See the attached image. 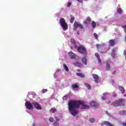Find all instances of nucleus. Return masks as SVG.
Here are the masks:
<instances>
[{"mask_svg": "<svg viewBox=\"0 0 126 126\" xmlns=\"http://www.w3.org/2000/svg\"><path fill=\"white\" fill-rule=\"evenodd\" d=\"M68 110L72 116H75L77 114V109L81 107V109H89V105L85 104L82 101H70L68 103Z\"/></svg>", "mask_w": 126, "mask_h": 126, "instance_id": "nucleus-1", "label": "nucleus"}, {"mask_svg": "<svg viewBox=\"0 0 126 126\" xmlns=\"http://www.w3.org/2000/svg\"><path fill=\"white\" fill-rule=\"evenodd\" d=\"M96 47L97 48L98 51H100L101 49H104V51H100L101 54H105L107 53V51L110 50V46H107L105 43H102L101 44H96Z\"/></svg>", "mask_w": 126, "mask_h": 126, "instance_id": "nucleus-2", "label": "nucleus"}, {"mask_svg": "<svg viewBox=\"0 0 126 126\" xmlns=\"http://www.w3.org/2000/svg\"><path fill=\"white\" fill-rule=\"evenodd\" d=\"M59 23L64 31H66L68 29L67 23L65 22V20L63 18L60 19Z\"/></svg>", "mask_w": 126, "mask_h": 126, "instance_id": "nucleus-3", "label": "nucleus"}, {"mask_svg": "<svg viewBox=\"0 0 126 126\" xmlns=\"http://www.w3.org/2000/svg\"><path fill=\"white\" fill-rule=\"evenodd\" d=\"M126 103V99H121L117 100L112 103V105L115 107H119V106H125Z\"/></svg>", "mask_w": 126, "mask_h": 126, "instance_id": "nucleus-4", "label": "nucleus"}, {"mask_svg": "<svg viewBox=\"0 0 126 126\" xmlns=\"http://www.w3.org/2000/svg\"><path fill=\"white\" fill-rule=\"evenodd\" d=\"M79 53L82 54V55H87V51L86 49L83 46H79L77 48Z\"/></svg>", "mask_w": 126, "mask_h": 126, "instance_id": "nucleus-5", "label": "nucleus"}, {"mask_svg": "<svg viewBox=\"0 0 126 126\" xmlns=\"http://www.w3.org/2000/svg\"><path fill=\"white\" fill-rule=\"evenodd\" d=\"M77 28H79V29L81 30V29H83V26H82V25H81V24H80V23L75 22L74 23L73 30H74V31H75L77 30Z\"/></svg>", "mask_w": 126, "mask_h": 126, "instance_id": "nucleus-6", "label": "nucleus"}, {"mask_svg": "<svg viewBox=\"0 0 126 126\" xmlns=\"http://www.w3.org/2000/svg\"><path fill=\"white\" fill-rule=\"evenodd\" d=\"M25 106L27 109L28 110H33L34 109V106H33V104L31 103L30 101L25 100Z\"/></svg>", "mask_w": 126, "mask_h": 126, "instance_id": "nucleus-7", "label": "nucleus"}, {"mask_svg": "<svg viewBox=\"0 0 126 126\" xmlns=\"http://www.w3.org/2000/svg\"><path fill=\"white\" fill-rule=\"evenodd\" d=\"M32 104L34 107L35 108V109H36L37 110H42V107H41V105H40V104H39L38 102L36 101H33L32 102Z\"/></svg>", "mask_w": 126, "mask_h": 126, "instance_id": "nucleus-8", "label": "nucleus"}, {"mask_svg": "<svg viewBox=\"0 0 126 126\" xmlns=\"http://www.w3.org/2000/svg\"><path fill=\"white\" fill-rule=\"evenodd\" d=\"M118 89L121 92L122 94H124V96L126 97V94H126V90H125V88H124V87L119 86L118 87Z\"/></svg>", "mask_w": 126, "mask_h": 126, "instance_id": "nucleus-9", "label": "nucleus"}, {"mask_svg": "<svg viewBox=\"0 0 126 126\" xmlns=\"http://www.w3.org/2000/svg\"><path fill=\"white\" fill-rule=\"evenodd\" d=\"M93 77L94 79V82H95V83H99V76L96 74H93Z\"/></svg>", "mask_w": 126, "mask_h": 126, "instance_id": "nucleus-10", "label": "nucleus"}, {"mask_svg": "<svg viewBox=\"0 0 126 126\" xmlns=\"http://www.w3.org/2000/svg\"><path fill=\"white\" fill-rule=\"evenodd\" d=\"M101 126H114V125H112L108 121H104L101 123Z\"/></svg>", "mask_w": 126, "mask_h": 126, "instance_id": "nucleus-11", "label": "nucleus"}, {"mask_svg": "<svg viewBox=\"0 0 126 126\" xmlns=\"http://www.w3.org/2000/svg\"><path fill=\"white\" fill-rule=\"evenodd\" d=\"M90 105H91V107H98V105L96 101H92L90 103Z\"/></svg>", "mask_w": 126, "mask_h": 126, "instance_id": "nucleus-12", "label": "nucleus"}, {"mask_svg": "<svg viewBox=\"0 0 126 126\" xmlns=\"http://www.w3.org/2000/svg\"><path fill=\"white\" fill-rule=\"evenodd\" d=\"M68 56L70 59H75V57H76V55H75L72 52H70L68 53Z\"/></svg>", "mask_w": 126, "mask_h": 126, "instance_id": "nucleus-13", "label": "nucleus"}, {"mask_svg": "<svg viewBox=\"0 0 126 126\" xmlns=\"http://www.w3.org/2000/svg\"><path fill=\"white\" fill-rule=\"evenodd\" d=\"M90 21H91V18H90L89 17H88L86 19V20L84 21V23L86 25H87L90 23Z\"/></svg>", "mask_w": 126, "mask_h": 126, "instance_id": "nucleus-14", "label": "nucleus"}, {"mask_svg": "<svg viewBox=\"0 0 126 126\" xmlns=\"http://www.w3.org/2000/svg\"><path fill=\"white\" fill-rule=\"evenodd\" d=\"M55 119L56 121L54 122V126H60L59 124V121H60V118L55 116Z\"/></svg>", "mask_w": 126, "mask_h": 126, "instance_id": "nucleus-15", "label": "nucleus"}, {"mask_svg": "<svg viewBox=\"0 0 126 126\" xmlns=\"http://www.w3.org/2000/svg\"><path fill=\"white\" fill-rule=\"evenodd\" d=\"M109 43V46H111L112 47H113V46H115L116 40L115 39L110 40Z\"/></svg>", "mask_w": 126, "mask_h": 126, "instance_id": "nucleus-16", "label": "nucleus"}, {"mask_svg": "<svg viewBox=\"0 0 126 126\" xmlns=\"http://www.w3.org/2000/svg\"><path fill=\"white\" fill-rule=\"evenodd\" d=\"M109 96V94L105 93L103 94V96H102L101 98L102 100H103V101H104V100H106V98H107V97H108Z\"/></svg>", "mask_w": 126, "mask_h": 126, "instance_id": "nucleus-17", "label": "nucleus"}, {"mask_svg": "<svg viewBox=\"0 0 126 126\" xmlns=\"http://www.w3.org/2000/svg\"><path fill=\"white\" fill-rule=\"evenodd\" d=\"M59 73H61V69H60L56 70V72L54 74L55 78H57V75H58Z\"/></svg>", "mask_w": 126, "mask_h": 126, "instance_id": "nucleus-18", "label": "nucleus"}, {"mask_svg": "<svg viewBox=\"0 0 126 126\" xmlns=\"http://www.w3.org/2000/svg\"><path fill=\"white\" fill-rule=\"evenodd\" d=\"M116 52H117V49H113L112 52L111 53V56L112 57L115 58V57H116Z\"/></svg>", "mask_w": 126, "mask_h": 126, "instance_id": "nucleus-19", "label": "nucleus"}, {"mask_svg": "<svg viewBox=\"0 0 126 126\" xmlns=\"http://www.w3.org/2000/svg\"><path fill=\"white\" fill-rule=\"evenodd\" d=\"M119 114L121 116H126V111L121 110L119 112Z\"/></svg>", "mask_w": 126, "mask_h": 126, "instance_id": "nucleus-20", "label": "nucleus"}, {"mask_svg": "<svg viewBox=\"0 0 126 126\" xmlns=\"http://www.w3.org/2000/svg\"><path fill=\"white\" fill-rule=\"evenodd\" d=\"M95 56L97 58L99 63H101V59H100V56H99V54L96 53L95 54Z\"/></svg>", "mask_w": 126, "mask_h": 126, "instance_id": "nucleus-21", "label": "nucleus"}, {"mask_svg": "<svg viewBox=\"0 0 126 126\" xmlns=\"http://www.w3.org/2000/svg\"><path fill=\"white\" fill-rule=\"evenodd\" d=\"M82 62L84 63V64H85V65L87 64V60L86 59V57L83 58L82 59Z\"/></svg>", "mask_w": 126, "mask_h": 126, "instance_id": "nucleus-22", "label": "nucleus"}, {"mask_svg": "<svg viewBox=\"0 0 126 126\" xmlns=\"http://www.w3.org/2000/svg\"><path fill=\"white\" fill-rule=\"evenodd\" d=\"M85 86H86L87 88H88V90H91V86L88 84L87 83H84Z\"/></svg>", "mask_w": 126, "mask_h": 126, "instance_id": "nucleus-23", "label": "nucleus"}, {"mask_svg": "<svg viewBox=\"0 0 126 126\" xmlns=\"http://www.w3.org/2000/svg\"><path fill=\"white\" fill-rule=\"evenodd\" d=\"M96 25L98 26H99V24H98V23H96L94 21H93L92 24V27H93L94 28H95L96 27Z\"/></svg>", "mask_w": 126, "mask_h": 126, "instance_id": "nucleus-24", "label": "nucleus"}, {"mask_svg": "<svg viewBox=\"0 0 126 126\" xmlns=\"http://www.w3.org/2000/svg\"><path fill=\"white\" fill-rule=\"evenodd\" d=\"M74 65H75L76 66H78L79 67H81V66H82V64L78 62H77V63H74Z\"/></svg>", "mask_w": 126, "mask_h": 126, "instance_id": "nucleus-25", "label": "nucleus"}, {"mask_svg": "<svg viewBox=\"0 0 126 126\" xmlns=\"http://www.w3.org/2000/svg\"><path fill=\"white\" fill-rule=\"evenodd\" d=\"M106 70H110V62L106 63Z\"/></svg>", "mask_w": 126, "mask_h": 126, "instance_id": "nucleus-26", "label": "nucleus"}, {"mask_svg": "<svg viewBox=\"0 0 126 126\" xmlns=\"http://www.w3.org/2000/svg\"><path fill=\"white\" fill-rule=\"evenodd\" d=\"M61 83V82L59 80H57L55 83V85L58 87V86H60V84Z\"/></svg>", "mask_w": 126, "mask_h": 126, "instance_id": "nucleus-27", "label": "nucleus"}, {"mask_svg": "<svg viewBox=\"0 0 126 126\" xmlns=\"http://www.w3.org/2000/svg\"><path fill=\"white\" fill-rule=\"evenodd\" d=\"M63 67L66 71H68V67L65 64H63Z\"/></svg>", "mask_w": 126, "mask_h": 126, "instance_id": "nucleus-28", "label": "nucleus"}, {"mask_svg": "<svg viewBox=\"0 0 126 126\" xmlns=\"http://www.w3.org/2000/svg\"><path fill=\"white\" fill-rule=\"evenodd\" d=\"M75 18L74 17L71 16V19L70 20V23H73V21H74Z\"/></svg>", "mask_w": 126, "mask_h": 126, "instance_id": "nucleus-29", "label": "nucleus"}, {"mask_svg": "<svg viewBox=\"0 0 126 126\" xmlns=\"http://www.w3.org/2000/svg\"><path fill=\"white\" fill-rule=\"evenodd\" d=\"M117 12L118 13H122V12H123V10L121 8H118L117 9Z\"/></svg>", "mask_w": 126, "mask_h": 126, "instance_id": "nucleus-30", "label": "nucleus"}, {"mask_svg": "<svg viewBox=\"0 0 126 126\" xmlns=\"http://www.w3.org/2000/svg\"><path fill=\"white\" fill-rule=\"evenodd\" d=\"M77 75H78V76H80V77H84V75L81 73H77Z\"/></svg>", "mask_w": 126, "mask_h": 126, "instance_id": "nucleus-31", "label": "nucleus"}, {"mask_svg": "<svg viewBox=\"0 0 126 126\" xmlns=\"http://www.w3.org/2000/svg\"><path fill=\"white\" fill-rule=\"evenodd\" d=\"M50 111L51 113H55V112L57 111V109L56 108H52Z\"/></svg>", "mask_w": 126, "mask_h": 126, "instance_id": "nucleus-32", "label": "nucleus"}, {"mask_svg": "<svg viewBox=\"0 0 126 126\" xmlns=\"http://www.w3.org/2000/svg\"><path fill=\"white\" fill-rule=\"evenodd\" d=\"M90 123H93L95 122V119L94 118H91L89 120Z\"/></svg>", "mask_w": 126, "mask_h": 126, "instance_id": "nucleus-33", "label": "nucleus"}, {"mask_svg": "<svg viewBox=\"0 0 126 126\" xmlns=\"http://www.w3.org/2000/svg\"><path fill=\"white\" fill-rule=\"evenodd\" d=\"M72 87L73 89H75V88H77V87H78V86H77V85L75 84V85H73L72 86Z\"/></svg>", "mask_w": 126, "mask_h": 126, "instance_id": "nucleus-34", "label": "nucleus"}, {"mask_svg": "<svg viewBox=\"0 0 126 126\" xmlns=\"http://www.w3.org/2000/svg\"><path fill=\"white\" fill-rule=\"evenodd\" d=\"M71 43H72V44H73L74 45L76 43L75 40H74V39H71Z\"/></svg>", "mask_w": 126, "mask_h": 126, "instance_id": "nucleus-35", "label": "nucleus"}, {"mask_svg": "<svg viewBox=\"0 0 126 126\" xmlns=\"http://www.w3.org/2000/svg\"><path fill=\"white\" fill-rule=\"evenodd\" d=\"M122 28L124 29V32L126 33V25L122 26Z\"/></svg>", "mask_w": 126, "mask_h": 126, "instance_id": "nucleus-36", "label": "nucleus"}, {"mask_svg": "<svg viewBox=\"0 0 126 126\" xmlns=\"http://www.w3.org/2000/svg\"><path fill=\"white\" fill-rule=\"evenodd\" d=\"M94 36L95 38V39H98V34H97V33H94Z\"/></svg>", "mask_w": 126, "mask_h": 126, "instance_id": "nucleus-37", "label": "nucleus"}, {"mask_svg": "<svg viewBox=\"0 0 126 126\" xmlns=\"http://www.w3.org/2000/svg\"><path fill=\"white\" fill-rule=\"evenodd\" d=\"M54 118L51 117L50 118H49V121L50 122V123H53V122H54Z\"/></svg>", "mask_w": 126, "mask_h": 126, "instance_id": "nucleus-38", "label": "nucleus"}, {"mask_svg": "<svg viewBox=\"0 0 126 126\" xmlns=\"http://www.w3.org/2000/svg\"><path fill=\"white\" fill-rule=\"evenodd\" d=\"M48 91V90H47V89H43L42 90V93H46V92H47Z\"/></svg>", "mask_w": 126, "mask_h": 126, "instance_id": "nucleus-39", "label": "nucleus"}, {"mask_svg": "<svg viewBox=\"0 0 126 126\" xmlns=\"http://www.w3.org/2000/svg\"><path fill=\"white\" fill-rule=\"evenodd\" d=\"M71 5V2H69L68 3H67V7H69V6H70Z\"/></svg>", "mask_w": 126, "mask_h": 126, "instance_id": "nucleus-40", "label": "nucleus"}, {"mask_svg": "<svg viewBox=\"0 0 126 126\" xmlns=\"http://www.w3.org/2000/svg\"><path fill=\"white\" fill-rule=\"evenodd\" d=\"M63 100H66V99H67V95L64 96L63 97Z\"/></svg>", "mask_w": 126, "mask_h": 126, "instance_id": "nucleus-41", "label": "nucleus"}, {"mask_svg": "<svg viewBox=\"0 0 126 126\" xmlns=\"http://www.w3.org/2000/svg\"><path fill=\"white\" fill-rule=\"evenodd\" d=\"M78 2H80V3H82V1H83V0H77Z\"/></svg>", "mask_w": 126, "mask_h": 126, "instance_id": "nucleus-42", "label": "nucleus"}, {"mask_svg": "<svg viewBox=\"0 0 126 126\" xmlns=\"http://www.w3.org/2000/svg\"><path fill=\"white\" fill-rule=\"evenodd\" d=\"M124 56H125V59H126V50H125L124 51Z\"/></svg>", "mask_w": 126, "mask_h": 126, "instance_id": "nucleus-43", "label": "nucleus"}, {"mask_svg": "<svg viewBox=\"0 0 126 126\" xmlns=\"http://www.w3.org/2000/svg\"><path fill=\"white\" fill-rule=\"evenodd\" d=\"M107 115L109 117H111V118H113V115H111L110 114L107 113Z\"/></svg>", "mask_w": 126, "mask_h": 126, "instance_id": "nucleus-44", "label": "nucleus"}, {"mask_svg": "<svg viewBox=\"0 0 126 126\" xmlns=\"http://www.w3.org/2000/svg\"><path fill=\"white\" fill-rule=\"evenodd\" d=\"M113 96V97H117V94L114 93Z\"/></svg>", "mask_w": 126, "mask_h": 126, "instance_id": "nucleus-45", "label": "nucleus"}, {"mask_svg": "<svg viewBox=\"0 0 126 126\" xmlns=\"http://www.w3.org/2000/svg\"><path fill=\"white\" fill-rule=\"evenodd\" d=\"M30 95V93H28L27 96V98H29V95Z\"/></svg>", "mask_w": 126, "mask_h": 126, "instance_id": "nucleus-46", "label": "nucleus"}, {"mask_svg": "<svg viewBox=\"0 0 126 126\" xmlns=\"http://www.w3.org/2000/svg\"><path fill=\"white\" fill-rule=\"evenodd\" d=\"M115 32H118V31H119V30H118V29H115Z\"/></svg>", "mask_w": 126, "mask_h": 126, "instance_id": "nucleus-47", "label": "nucleus"}, {"mask_svg": "<svg viewBox=\"0 0 126 126\" xmlns=\"http://www.w3.org/2000/svg\"><path fill=\"white\" fill-rule=\"evenodd\" d=\"M110 82H111L112 83H114V80H111L110 81Z\"/></svg>", "mask_w": 126, "mask_h": 126, "instance_id": "nucleus-48", "label": "nucleus"}, {"mask_svg": "<svg viewBox=\"0 0 126 126\" xmlns=\"http://www.w3.org/2000/svg\"><path fill=\"white\" fill-rule=\"evenodd\" d=\"M123 126H126V123H123Z\"/></svg>", "mask_w": 126, "mask_h": 126, "instance_id": "nucleus-49", "label": "nucleus"}, {"mask_svg": "<svg viewBox=\"0 0 126 126\" xmlns=\"http://www.w3.org/2000/svg\"><path fill=\"white\" fill-rule=\"evenodd\" d=\"M26 112H27V113H29V114H31V112H29V110H26Z\"/></svg>", "mask_w": 126, "mask_h": 126, "instance_id": "nucleus-50", "label": "nucleus"}, {"mask_svg": "<svg viewBox=\"0 0 126 126\" xmlns=\"http://www.w3.org/2000/svg\"><path fill=\"white\" fill-rule=\"evenodd\" d=\"M77 35H79V32L77 31Z\"/></svg>", "mask_w": 126, "mask_h": 126, "instance_id": "nucleus-51", "label": "nucleus"}, {"mask_svg": "<svg viewBox=\"0 0 126 126\" xmlns=\"http://www.w3.org/2000/svg\"><path fill=\"white\" fill-rule=\"evenodd\" d=\"M107 104H110V101H108V102H107Z\"/></svg>", "mask_w": 126, "mask_h": 126, "instance_id": "nucleus-52", "label": "nucleus"}, {"mask_svg": "<svg viewBox=\"0 0 126 126\" xmlns=\"http://www.w3.org/2000/svg\"><path fill=\"white\" fill-rule=\"evenodd\" d=\"M115 72H116L114 71V72H113V74H115Z\"/></svg>", "mask_w": 126, "mask_h": 126, "instance_id": "nucleus-53", "label": "nucleus"}, {"mask_svg": "<svg viewBox=\"0 0 126 126\" xmlns=\"http://www.w3.org/2000/svg\"><path fill=\"white\" fill-rule=\"evenodd\" d=\"M33 126H35V124H33Z\"/></svg>", "mask_w": 126, "mask_h": 126, "instance_id": "nucleus-54", "label": "nucleus"}]
</instances>
